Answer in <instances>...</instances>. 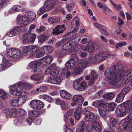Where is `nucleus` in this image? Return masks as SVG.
<instances>
[{"mask_svg":"<svg viewBox=\"0 0 132 132\" xmlns=\"http://www.w3.org/2000/svg\"><path fill=\"white\" fill-rule=\"evenodd\" d=\"M55 0H46L44 2V6L38 11L37 14L40 15L43 13L50 10L54 7Z\"/></svg>","mask_w":132,"mask_h":132,"instance_id":"20e7f679","label":"nucleus"},{"mask_svg":"<svg viewBox=\"0 0 132 132\" xmlns=\"http://www.w3.org/2000/svg\"><path fill=\"white\" fill-rule=\"evenodd\" d=\"M118 67L116 65L112 66L110 68H109L105 70L104 73L105 76L110 80L118 78L119 77L120 78V77L122 75L120 73H118Z\"/></svg>","mask_w":132,"mask_h":132,"instance_id":"7ed1b4c3","label":"nucleus"},{"mask_svg":"<svg viewBox=\"0 0 132 132\" xmlns=\"http://www.w3.org/2000/svg\"><path fill=\"white\" fill-rule=\"evenodd\" d=\"M19 95H20L21 96L18 97L19 98V101H20L21 103H24L27 99L26 96H22L21 95L19 96Z\"/></svg>","mask_w":132,"mask_h":132,"instance_id":"13d9d810","label":"nucleus"},{"mask_svg":"<svg viewBox=\"0 0 132 132\" xmlns=\"http://www.w3.org/2000/svg\"><path fill=\"white\" fill-rule=\"evenodd\" d=\"M86 126V124L84 121H80L78 124L77 129H80L81 130H84Z\"/></svg>","mask_w":132,"mask_h":132,"instance_id":"37998d69","label":"nucleus"},{"mask_svg":"<svg viewBox=\"0 0 132 132\" xmlns=\"http://www.w3.org/2000/svg\"><path fill=\"white\" fill-rule=\"evenodd\" d=\"M84 114L85 116L84 119L87 121H91L94 118L95 114L89 111H86Z\"/></svg>","mask_w":132,"mask_h":132,"instance_id":"f3484780","label":"nucleus"},{"mask_svg":"<svg viewBox=\"0 0 132 132\" xmlns=\"http://www.w3.org/2000/svg\"><path fill=\"white\" fill-rule=\"evenodd\" d=\"M91 79L89 81V85L91 86H93L97 80L98 77L97 73L95 70H92L90 73Z\"/></svg>","mask_w":132,"mask_h":132,"instance_id":"4468645a","label":"nucleus"},{"mask_svg":"<svg viewBox=\"0 0 132 132\" xmlns=\"http://www.w3.org/2000/svg\"><path fill=\"white\" fill-rule=\"evenodd\" d=\"M53 60L52 57L49 55L43 57L44 62L47 64H50L52 61Z\"/></svg>","mask_w":132,"mask_h":132,"instance_id":"58836bf2","label":"nucleus"},{"mask_svg":"<svg viewBox=\"0 0 132 132\" xmlns=\"http://www.w3.org/2000/svg\"><path fill=\"white\" fill-rule=\"evenodd\" d=\"M74 47L72 44V42L71 43L69 41L67 42V53L71 55H73L71 59L72 61L75 62V63L77 65L79 61L78 57L76 55L77 51L75 50Z\"/></svg>","mask_w":132,"mask_h":132,"instance_id":"39448f33","label":"nucleus"},{"mask_svg":"<svg viewBox=\"0 0 132 132\" xmlns=\"http://www.w3.org/2000/svg\"><path fill=\"white\" fill-rule=\"evenodd\" d=\"M82 78L83 77H81L75 80L73 84L74 87L77 90L80 91V90H83L82 88H80V81L82 80Z\"/></svg>","mask_w":132,"mask_h":132,"instance_id":"a878e982","label":"nucleus"},{"mask_svg":"<svg viewBox=\"0 0 132 132\" xmlns=\"http://www.w3.org/2000/svg\"><path fill=\"white\" fill-rule=\"evenodd\" d=\"M22 26L16 27L12 30L7 33L8 35L10 37L14 36L20 33L23 29Z\"/></svg>","mask_w":132,"mask_h":132,"instance_id":"ddd939ff","label":"nucleus"},{"mask_svg":"<svg viewBox=\"0 0 132 132\" xmlns=\"http://www.w3.org/2000/svg\"><path fill=\"white\" fill-rule=\"evenodd\" d=\"M31 79L36 81L40 80V82L43 81V76L41 74H34L30 77Z\"/></svg>","mask_w":132,"mask_h":132,"instance_id":"b1692460","label":"nucleus"},{"mask_svg":"<svg viewBox=\"0 0 132 132\" xmlns=\"http://www.w3.org/2000/svg\"><path fill=\"white\" fill-rule=\"evenodd\" d=\"M56 103L57 104L60 105L62 110L65 109L66 106L65 105V102L59 99H56Z\"/></svg>","mask_w":132,"mask_h":132,"instance_id":"ea45409f","label":"nucleus"},{"mask_svg":"<svg viewBox=\"0 0 132 132\" xmlns=\"http://www.w3.org/2000/svg\"><path fill=\"white\" fill-rule=\"evenodd\" d=\"M32 86L28 83L22 82L20 84H14L12 85L10 90V93L14 96H27L28 93L27 92L22 91L23 90H28Z\"/></svg>","mask_w":132,"mask_h":132,"instance_id":"f257e3e1","label":"nucleus"},{"mask_svg":"<svg viewBox=\"0 0 132 132\" xmlns=\"http://www.w3.org/2000/svg\"><path fill=\"white\" fill-rule=\"evenodd\" d=\"M43 98L45 100L50 102L52 100V98L51 97L46 95H43Z\"/></svg>","mask_w":132,"mask_h":132,"instance_id":"e2e57ef3","label":"nucleus"},{"mask_svg":"<svg viewBox=\"0 0 132 132\" xmlns=\"http://www.w3.org/2000/svg\"><path fill=\"white\" fill-rule=\"evenodd\" d=\"M94 26L97 28L100 29L101 30V32L106 35H109L108 32L106 30V28L104 27H103V26L101 24L98 23L97 22H95L94 23Z\"/></svg>","mask_w":132,"mask_h":132,"instance_id":"393cba45","label":"nucleus"},{"mask_svg":"<svg viewBox=\"0 0 132 132\" xmlns=\"http://www.w3.org/2000/svg\"><path fill=\"white\" fill-rule=\"evenodd\" d=\"M114 56L113 54H110L108 52H102L95 55L94 59H95V61H98L99 62H101L105 60L109 56Z\"/></svg>","mask_w":132,"mask_h":132,"instance_id":"1a4fd4ad","label":"nucleus"},{"mask_svg":"<svg viewBox=\"0 0 132 132\" xmlns=\"http://www.w3.org/2000/svg\"><path fill=\"white\" fill-rule=\"evenodd\" d=\"M60 95L62 98H65L66 96V91L64 90H61L60 91Z\"/></svg>","mask_w":132,"mask_h":132,"instance_id":"680f3d73","label":"nucleus"},{"mask_svg":"<svg viewBox=\"0 0 132 132\" xmlns=\"http://www.w3.org/2000/svg\"><path fill=\"white\" fill-rule=\"evenodd\" d=\"M64 26V25L63 24L61 26L60 25L57 26L55 27L54 29H53V34H58L63 32L65 30Z\"/></svg>","mask_w":132,"mask_h":132,"instance_id":"aec40b11","label":"nucleus"},{"mask_svg":"<svg viewBox=\"0 0 132 132\" xmlns=\"http://www.w3.org/2000/svg\"><path fill=\"white\" fill-rule=\"evenodd\" d=\"M49 36L45 34H41L38 37L39 41L40 42H43L47 40Z\"/></svg>","mask_w":132,"mask_h":132,"instance_id":"c9c22d12","label":"nucleus"},{"mask_svg":"<svg viewBox=\"0 0 132 132\" xmlns=\"http://www.w3.org/2000/svg\"><path fill=\"white\" fill-rule=\"evenodd\" d=\"M31 54L32 53H35L38 52L39 50V47L36 45L29 46Z\"/></svg>","mask_w":132,"mask_h":132,"instance_id":"a18cd8bd","label":"nucleus"},{"mask_svg":"<svg viewBox=\"0 0 132 132\" xmlns=\"http://www.w3.org/2000/svg\"><path fill=\"white\" fill-rule=\"evenodd\" d=\"M94 56L93 58L90 57L86 59L88 64H93L95 62L97 61H95V60L94 59Z\"/></svg>","mask_w":132,"mask_h":132,"instance_id":"5fc2aeb1","label":"nucleus"},{"mask_svg":"<svg viewBox=\"0 0 132 132\" xmlns=\"http://www.w3.org/2000/svg\"><path fill=\"white\" fill-rule=\"evenodd\" d=\"M24 39L23 41V44H28L30 43L34 42L36 38L35 34L26 33L24 34Z\"/></svg>","mask_w":132,"mask_h":132,"instance_id":"6e6552de","label":"nucleus"},{"mask_svg":"<svg viewBox=\"0 0 132 132\" xmlns=\"http://www.w3.org/2000/svg\"><path fill=\"white\" fill-rule=\"evenodd\" d=\"M19 100V98L15 97L12 99L10 101L11 106L13 107H16L19 105L18 104Z\"/></svg>","mask_w":132,"mask_h":132,"instance_id":"2f4dec72","label":"nucleus"},{"mask_svg":"<svg viewBox=\"0 0 132 132\" xmlns=\"http://www.w3.org/2000/svg\"><path fill=\"white\" fill-rule=\"evenodd\" d=\"M10 96L9 94L5 93L2 89H0V97L4 100H6Z\"/></svg>","mask_w":132,"mask_h":132,"instance_id":"f704fd0d","label":"nucleus"},{"mask_svg":"<svg viewBox=\"0 0 132 132\" xmlns=\"http://www.w3.org/2000/svg\"><path fill=\"white\" fill-rule=\"evenodd\" d=\"M132 122L131 119H128L124 121H122L120 124L121 128L123 131L129 130L132 128V125L130 123Z\"/></svg>","mask_w":132,"mask_h":132,"instance_id":"9b49d317","label":"nucleus"},{"mask_svg":"<svg viewBox=\"0 0 132 132\" xmlns=\"http://www.w3.org/2000/svg\"><path fill=\"white\" fill-rule=\"evenodd\" d=\"M96 47L95 45L92 41L88 42L87 44L86 45L85 50L88 51L89 53H92L94 51Z\"/></svg>","mask_w":132,"mask_h":132,"instance_id":"dca6fc26","label":"nucleus"},{"mask_svg":"<svg viewBox=\"0 0 132 132\" xmlns=\"http://www.w3.org/2000/svg\"><path fill=\"white\" fill-rule=\"evenodd\" d=\"M98 110L100 116L102 117H105L108 112L106 109L105 108H99Z\"/></svg>","mask_w":132,"mask_h":132,"instance_id":"72a5a7b5","label":"nucleus"},{"mask_svg":"<svg viewBox=\"0 0 132 132\" xmlns=\"http://www.w3.org/2000/svg\"><path fill=\"white\" fill-rule=\"evenodd\" d=\"M6 51V55L8 57L15 59L19 58L21 56L20 51L15 48L8 49Z\"/></svg>","mask_w":132,"mask_h":132,"instance_id":"0eeeda50","label":"nucleus"},{"mask_svg":"<svg viewBox=\"0 0 132 132\" xmlns=\"http://www.w3.org/2000/svg\"><path fill=\"white\" fill-rule=\"evenodd\" d=\"M110 121V123L112 124L117 125V120L116 119L113 117L111 118Z\"/></svg>","mask_w":132,"mask_h":132,"instance_id":"69168bd1","label":"nucleus"},{"mask_svg":"<svg viewBox=\"0 0 132 132\" xmlns=\"http://www.w3.org/2000/svg\"><path fill=\"white\" fill-rule=\"evenodd\" d=\"M53 70V73L56 75L59 73L60 69L59 67H56L55 65V67Z\"/></svg>","mask_w":132,"mask_h":132,"instance_id":"bf43d9fd","label":"nucleus"},{"mask_svg":"<svg viewBox=\"0 0 132 132\" xmlns=\"http://www.w3.org/2000/svg\"><path fill=\"white\" fill-rule=\"evenodd\" d=\"M74 73L76 75H78L80 74L83 70L82 69H81L80 67L77 66L75 68Z\"/></svg>","mask_w":132,"mask_h":132,"instance_id":"49530a36","label":"nucleus"},{"mask_svg":"<svg viewBox=\"0 0 132 132\" xmlns=\"http://www.w3.org/2000/svg\"><path fill=\"white\" fill-rule=\"evenodd\" d=\"M125 78L126 80L125 81V83L126 84H128L129 82H130L131 81V82L129 83V84L132 87V80H131V79L132 78V77L131 76H128L126 75Z\"/></svg>","mask_w":132,"mask_h":132,"instance_id":"09e8293b","label":"nucleus"},{"mask_svg":"<svg viewBox=\"0 0 132 132\" xmlns=\"http://www.w3.org/2000/svg\"><path fill=\"white\" fill-rule=\"evenodd\" d=\"M115 96V93L114 92H111L103 95V97L104 99L109 101L112 100L114 97Z\"/></svg>","mask_w":132,"mask_h":132,"instance_id":"bb28decb","label":"nucleus"},{"mask_svg":"<svg viewBox=\"0 0 132 132\" xmlns=\"http://www.w3.org/2000/svg\"><path fill=\"white\" fill-rule=\"evenodd\" d=\"M45 28L43 26H40L39 28L36 30L37 32L39 33H41L42 31L45 30Z\"/></svg>","mask_w":132,"mask_h":132,"instance_id":"0e129e2a","label":"nucleus"},{"mask_svg":"<svg viewBox=\"0 0 132 132\" xmlns=\"http://www.w3.org/2000/svg\"><path fill=\"white\" fill-rule=\"evenodd\" d=\"M77 64L75 63V62L70 59L67 62V67L69 69H71L75 65Z\"/></svg>","mask_w":132,"mask_h":132,"instance_id":"c03bdc74","label":"nucleus"},{"mask_svg":"<svg viewBox=\"0 0 132 132\" xmlns=\"http://www.w3.org/2000/svg\"><path fill=\"white\" fill-rule=\"evenodd\" d=\"M121 76L120 77V78H119V77L118 78H114L113 79H111L109 81V83L112 86H116V87L119 88L121 87L122 85V83H119V82L118 80V79H121Z\"/></svg>","mask_w":132,"mask_h":132,"instance_id":"6ab92c4d","label":"nucleus"},{"mask_svg":"<svg viewBox=\"0 0 132 132\" xmlns=\"http://www.w3.org/2000/svg\"><path fill=\"white\" fill-rule=\"evenodd\" d=\"M3 67H2L1 68V69L2 70L12 65V63H9L8 60L5 58L3 59Z\"/></svg>","mask_w":132,"mask_h":132,"instance_id":"c85d7f7f","label":"nucleus"},{"mask_svg":"<svg viewBox=\"0 0 132 132\" xmlns=\"http://www.w3.org/2000/svg\"><path fill=\"white\" fill-rule=\"evenodd\" d=\"M125 96L121 92L117 95L116 100V101L118 103L122 102L124 99Z\"/></svg>","mask_w":132,"mask_h":132,"instance_id":"79ce46f5","label":"nucleus"},{"mask_svg":"<svg viewBox=\"0 0 132 132\" xmlns=\"http://www.w3.org/2000/svg\"><path fill=\"white\" fill-rule=\"evenodd\" d=\"M17 110L15 109H11L9 112V116L11 117H15L17 114Z\"/></svg>","mask_w":132,"mask_h":132,"instance_id":"8fccbe9b","label":"nucleus"},{"mask_svg":"<svg viewBox=\"0 0 132 132\" xmlns=\"http://www.w3.org/2000/svg\"><path fill=\"white\" fill-rule=\"evenodd\" d=\"M128 112L132 110V102L130 100L125 102L121 105Z\"/></svg>","mask_w":132,"mask_h":132,"instance_id":"4be33fe9","label":"nucleus"},{"mask_svg":"<svg viewBox=\"0 0 132 132\" xmlns=\"http://www.w3.org/2000/svg\"><path fill=\"white\" fill-rule=\"evenodd\" d=\"M53 49L52 47L49 46H44L41 48V50L43 51L44 53V54H47L51 52L53 50Z\"/></svg>","mask_w":132,"mask_h":132,"instance_id":"cd10ccee","label":"nucleus"},{"mask_svg":"<svg viewBox=\"0 0 132 132\" xmlns=\"http://www.w3.org/2000/svg\"><path fill=\"white\" fill-rule=\"evenodd\" d=\"M82 109L80 107L77 108L74 112V117L76 120H79L81 116L82 113Z\"/></svg>","mask_w":132,"mask_h":132,"instance_id":"5701e85b","label":"nucleus"},{"mask_svg":"<svg viewBox=\"0 0 132 132\" xmlns=\"http://www.w3.org/2000/svg\"><path fill=\"white\" fill-rule=\"evenodd\" d=\"M25 9L20 5H15L13 6L9 10V13L10 14L14 13L17 12H22Z\"/></svg>","mask_w":132,"mask_h":132,"instance_id":"a211bd4d","label":"nucleus"},{"mask_svg":"<svg viewBox=\"0 0 132 132\" xmlns=\"http://www.w3.org/2000/svg\"><path fill=\"white\" fill-rule=\"evenodd\" d=\"M17 111L18 112L20 116H24L26 113V112L25 110L23 109H18Z\"/></svg>","mask_w":132,"mask_h":132,"instance_id":"052dcab7","label":"nucleus"},{"mask_svg":"<svg viewBox=\"0 0 132 132\" xmlns=\"http://www.w3.org/2000/svg\"><path fill=\"white\" fill-rule=\"evenodd\" d=\"M22 53L24 55H29L31 54L29 46H26L23 47Z\"/></svg>","mask_w":132,"mask_h":132,"instance_id":"4c0bfd02","label":"nucleus"},{"mask_svg":"<svg viewBox=\"0 0 132 132\" xmlns=\"http://www.w3.org/2000/svg\"><path fill=\"white\" fill-rule=\"evenodd\" d=\"M116 124H112L110 126V129L109 130L111 132H115L117 129V128Z\"/></svg>","mask_w":132,"mask_h":132,"instance_id":"4d7b16f0","label":"nucleus"},{"mask_svg":"<svg viewBox=\"0 0 132 132\" xmlns=\"http://www.w3.org/2000/svg\"><path fill=\"white\" fill-rule=\"evenodd\" d=\"M116 114L118 117H122L125 115L128 112L126 109H124V108L122 106L119 107L117 108L116 111Z\"/></svg>","mask_w":132,"mask_h":132,"instance_id":"2eb2a0df","label":"nucleus"},{"mask_svg":"<svg viewBox=\"0 0 132 132\" xmlns=\"http://www.w3.org/2000/svg\"><path fill=\"white\" fill-rule=\"evenodd\" d=\"M42 62L40 60H37L31 62L29 65V67L30 69H32L33 72H35L37 70V69L41 64Z\"/></svg>","mask_w":132,"mask_h":132,"instance_id":"f8f14e48","label":"nucleus"},{"mask_svg":"<svg viewBox=\"0 0 132 132\" xmlns=\"http://www.w3.org/2000/svg\"><path fill=\"white\" fill-rule=\"evenodd\" d=\"M49 82L54 84H58L61 81V79L59 76H56L52 77L49 78L48 79Z\"/></svg>","mask_w":132,"mask_h":132,"instance_id":"412c9836","label":"nucleus"},{"mask_svg":"<svg viewBox=\"0 0 132 132\" xmlns=\"http://www.w3.org/2000/svg\"><path fill=\"white\" fill-rule=\"evenodd\" d=\"M88 64L87 60L86 59L82 60L80 62V63L79 62L77 65L81 69H82L83 70V69L86 68Z\"/></svg>","mask_w":132,"mask_h":132,"instance_id":"473e14b6","label":"nucleus"},{"mask_svg":"<svg viewBox=\"0 0 132 132\" xmlns=\"http://www.w3.org/2000/svg\"><path fill=\"white\" fill-rule=\"evenodd\" d=\"M36 14L35 13L31 11L26 12L24 16H18L16 21L18 24L21 25L24 27L28 25L35 18Z\"/></svg>","mask_w":132,"mask_h":132,"instance_id":"f03ea898","label":"nucleus"},{"mask_svg":"<svg viewBox=\"0 0 132 132\" xmlns=\"http://www.w3.org/2000/svg\"><path fill=\"white\" fill-rule=\"evenodd\" d=\"M29 105L30 108L37 110L42 108L44 106L43 102L36 100L31 101L29 103Z\"/></svg>","mask_w":132,"mask_h":132,"instance_id":"9d476101","label":"nucleus"},{"mask_svg":"<svg viewBox=\"0 0 132 132\" xmlns=\"http://www.w3.org/2000/svg\"><path fill=\"white\" fill-rule=\"evenodd\" d=\"M74 102H76L77 103L80 102H82L84 101V99L80 95H75L72 99Z\"/></svg>","mask_w":132,"mask_h":132,"instance_id":"7c9ffc66","label":"nucleus"},{"mask_svg":"<svg viewBox=\"0 0 132 132\" xmlns=\"http://www.w3.org/2000/svg\"><path fill=\"white\" fill-rule=\"evenodd\" d=\"M87 128L86 132H101L102 129L100 124L96 122L87 126Z\"/></svg>","mask_w":132,"mask_h":132,"instance_id":"423d86ee","label":"nucleus"},{"mask_svg":"<svg viewBox=\"0 0 132 132\" xmlns=\"http://www.w3.org/2000/svg\"><path fill=\"white\" fill-rule=\"evenodd\" d=\"M130 91L129 87H126L123 88L121 90V92L125 96L126 94L129 93Z\"/></svg>","mask_w":132,"mask_h":132,"instance_id":"864d4df0","label":"nucleus"},{"mask_svg":"<svg viewBox=\"0 0 132 132\" xmlns=\"http://www.w3.org/2000/svg\"><path fill=\"white\" fill-rule=\"evenodd\" d=\"M87 84L86 81H83L81 82L80 84V88L82 89V90H80V91H83L85 90L87 88Z\"/></svg>","mask_w":132,"mask_h":132,"instance_id":"603ef678","label":"nucleus"},{"mask_svg":"<svg viewBox=\"0 0 132 132\" xmlns=\"http://www.w3.org/2000/svg\"><path fill=\"white\" fill-rule=\"evenodd\" d=\"M117 106V104L114 103H111L109 104L108 109L110 111H113L115 109Z\"/></svg>","mask_w":132,"mask_h":132,"instance_id":"de8ad7c7","label":"nucleus"},{"mask_svg":"<svg viewBox=\"0 0 132 132\" xmlns=\"http://www.w3.org/2000/svg\"><path fill=\"white\" fill-rule=\"evenodd\" d=\"M55 67V64H52L49 65L45 70V74L47 75L49 74H51V71Z\"/></svg>","mask_w":132,"mask_h":132,"instance_id":"e433bc0d","label":"nucleus"},{"mask_svg":"<svg viewBox=\"0 0 132 132\" xmlns=\"http://www.w3.org/2000/svg\"><path fill=\"white\" fill-rule=\"evenodd\" d=\"M9 0H2L0 4V7H2L3 6H5L9 2Z\"/></svg>","mask_w":132,"mask_h":132,"instance_id":"338daca9","label":"nucleus"},{"mask_svg":"<svg viewBox=\"0 0 132 132\" xmlns=\"http://www.w3.org/2000/svg\"><path fill=\"white\" fill-rule=\"evenodd\" d=\"M66 40L65 39L57 42L56 44V45L58 46L63 45L62 47V49L65 50H66Z\"/></svg>","mask_w":132,"mask_h":132,"instance_id":"a19ab883","label":"nucleus"},{"mask_svg":"<svg viewBox=\"0 0 132 132\" xmlns=\"http://www.w3.org/2000/svg\"><path fill=\"white\" fill-rule=\"evenodd\" d=\"M105 102L102 100L95 101L93 103V105L96 107H98L105 105Z\"/></svg>","mask_w":132,"mask_h":132,"instance_id":"c756f323","label":"nucleus"},{"mask_svg":"<svg viewBox=\"0 0 132 132\" xmlns=\"http://www.w3.org/2000/svg\"><path fill=\"white\" fill-rule=\"evenodd\" d=\"M103 94V91L102 90H100L97 92L95 94V96L97 97H100L102 96Z\"/></svg>","mask_w":132,"mask_h":132,"instance_id":"774afa93","label":"nucleus"},{"mask_svg":"<svg viewBox=\"0 0 132 132\" xmlns=\"http://www.w3.org/2000/svg\"><path fill=\"white\" fill-rule=\"evenodd\" d=\"M40 113L38 111H32L29 113V115L33 117H37L39 116L40 115Z\"/></svg>","mask_w":132,"mask_h":132,"instance_id":"3c124183","label":"nucleus"},{"mask_svg":"<svg viewBox=\"0 0 132 132\" xmlns=\"http://www.w3.org/2000/svg\"><path fill=\"white\" fill-rule=\"evenodd\" d=\"M71 32H70L68 33H67V39H69L72 38L74 36V35H73L72 34H71ZM67 42L69 41V42H70L71 43L72 42V44H73L72 42L71 41V40H69L68 41H67ZM73 45V44H72Z\"/></svg>","mask_w":132,"mask_h":132,"instance_id":"6e6d98bb","label":"nucleus"}]
</instances>
